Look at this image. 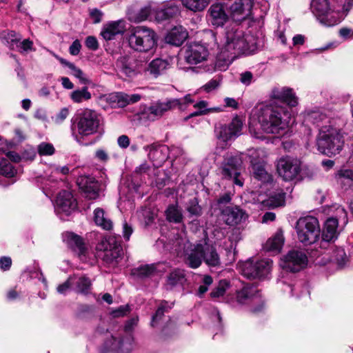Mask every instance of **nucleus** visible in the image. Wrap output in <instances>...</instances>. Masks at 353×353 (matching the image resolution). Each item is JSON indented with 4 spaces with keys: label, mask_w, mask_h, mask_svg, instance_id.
I'll use <instances>...</instances> for the list:
<instances>
[{
    "label": "nucleus",
    "mask_w": 353,
    "mask_h": 353,
    "mask_svg": "<svg viewBox=\"0 0 353 353\" xmlns=\"http://www.w3.org/2000/svg\"><path fill=\"white\" fill-rule=\"evenodd\" d=\"M243 122L236 117L228 124H219L215 127L216 136L223 141H228L241 135Z\"/></svg>",
    "instance_id": "20"
},
{
    "label": "nucleus",
    "mask_w": 353,
    "mask_h": 353,
    "mask_svg": "<svg viewBox=\"0 0 353 353\" xmlns=\"http://www.w3.org/2000/svg\"><path fill=\"white\" fill-rule=\"evenodd\" d=\"M144 149L148 150V158L153 162L154 166H161L166 159V155L163 153V148L147 145Z\"/></svg>",
    "instance_id": "37"
},
{
    "label": "nucleus",
    "mask_w": 353,
    "mask_h": 353,
    "mask_svg": "<svg viewBox=\"0 0 353 353\" xmlns=\"http://www.w3.org/2000/svg\"><path fill=\"white\" fill-rule=\"evenodd\" d=\"M171 305H173L172 303ZM172 305H168V302L163 301L161 303L154 315L152 316L151 325L154 326L155 323L159 321L163 316L165 312H168V309H170Z\"/></svg>",
    "instance_id": "51"
},
{
    "label": "nucleus",
    "mask_w": 353,
    "mask_h": 353,
    "mask_svg": "<svg viewBox=\"0 0 353 353\" xmlns=\"http://www.w3.org/2000/svg\"><path fill=\"white\" fill-rule=\"evenodd\" d=\"M285 201V193L278 184L273 183L272 176L266 174V208L283 206Z\"/></svg>",
    "instance_id": "16"
},
{
    "label": "nucleus",
    "mask_w": 353,
    "mask_h": 353,
    "mask_svg": "<svg viewBox=\"0 0 353 353\" xmlns=\"http://www.w3.org/2000/svg\"><path fill=\"white\" fill-rule=\"evenodd\" d=\"M71 276L76 278L73 283V285H76L75 290L79 293L87 294L91 285L90 279L85 276H78L77 275Z\"/></svg>",
    "instance_id": "46"
},
{
    "label": "nucleus",
    "mask_w": 353,
    "mask_h": 353,
    "mask_svg": "<svg viewBox=\"0 0 353 353\" xmlns=\"http://www.w3.org/2000/svg\"><path fill=\"white\" fill-rule=\"evenodd\" d=\"M55 149L52 144L42 142L38 145V152L41 156L52 155Z\"/></svg>",
    "instance_id": "54"
},
{
    "label": "nucleus",
    "mask_w": 353,
    "mask_h": 353,
    "mask_svg": "<svg viewBox=\"0 0 353 353\" xmlns=\"http://www.w3.org/2000/svg\"><path fill=\"white\" fill-rule=\"evenodd\" d=\"M85 46L92 50H96L99 48V43L97 39L93 36H89L85 39Z\"/></svg>",
    "instance_id": "63"
},
{
    "label": "nucleus",
    "mask_w": 353,
    "mask_h": 353,
    "mask_svg": "<svg viewBox=\"0 0 353 353\" xmlns=\"http://www.w3.org/2000/svg\"><path fill=\"white\" fill-rule=\"evenodd\" d=\"M157 272L155 264L140 265L131 270V275L137 279H145L154 276Z\"/></svg>",
    "instance_id": "36"
},
{
    "label": "nucleus",
    "mask_w": 353,
    "mask_h": 353,
    "mask_svg": "<svg viewBox=\"0 0 353 353\" xmlns=\"http://www.w3.org/2000/svg\"><path fill=\"white\" fill-rule=\"evenodd\" d=\"M183 59L190 65H196L207 60L209 55L208 48L200 43H190L183 49Z\"/></svg>",
    "instance_id": "18"
},
{
    "label": "nucleus",
    "mask_w": 353,
    "mask_h": 353,
    "mask_svg": "<svg viewBox=\"0 0 353 353\" xmlns=\"http://www.w3.org/2000/svg\"><path fill=\"white\" fill-rule=\"evenodd\" d=\"M194 103L191 94H186L179 99L168 98L165 101H157L153 103L148 109L149 117L154 120L161 117L165 112L178 108L184 111L188 106Z\"/></svg>",
    "instance_id": "7"
},
{
    "label": "nucleus",
    "mask_w": 353,
    "mask_h": 353,
    "mask_svg": "<svg viewBox=\"0 0 353 353\" xmlns=\"http://www.w3.org/2000/svg\"><path fill=\"white\" fill-rule=\"evenodd\" d=\"M77 183L88 199H97L99 196L100 184L90 176L82 175L77 178Z\"/></svg>",
    "instance_id": "23"
},
{
    "label": "nucleus",
    "mask_w": 353,
    "mask_h": 353,
    "mask_svg": "<svg viewBox=\"0 0 353 353\" xmlns=\"http://www.w3.org/2000/svg\"><path fill=\"white\" fill-rule=\"evenodd\" d=\"M208 21L214 27H222L229 19L223 4L213 3L208 10Z\"/></svg>",
    "instance_id": "24"
},
{
    "label": "nucleus",
    "mask_w": 353,
    "mask_h": 353,
    "mask_svg": "<svg viewBox=\"0 0 353 353\" xmlns=\"http://www.w3.org/2000/svg\"><path fill=\"white\" fill-rule=\"evenodd\" d=\"M221 170L224 179H233L234 183L240 187L243 185V180L239 178L243 170V161L240 156L232 154L224 156Z\"/></svg>",
    "instance_id": "10"
},
{
    "label": "nucleus",
    "mask_w": 353,
    "mask_h": 353,
    "mask_svg": "<svg viewBox=\"0 0 353 353\" xmlns=\"http://www.w3.org/2000/svg\"><path fill=\"white\" fill-rule=\"evenodd\" d=\"M252 199L254 203L260 205L261 209H263L265 203V194L262 190L253 191L252 192Z\"/></svg>",
    "instance_id": "55"
},
{
    "label": "nucleus",
    "mask_w": 353,
    "mask_h": 353,
    "mask_svg": "<svg viewBox=\"0 0 353 353\" xmlns=\"http://www.w3.org/2000/svg\"><path fill=\"white\" fill-rule=\"evenodd\" d=\"M239 272L248 279H260L265 272V260L252 257L245 261L239 262L237 265Z\"/></svg>",
    "instance_id": "13"
},
{
    "label": "nucleus",
    "mask_w": 353,
    "mask_h": 353,
    "mask_svg": "<svg viewBox=\"0 0 353 353\" xmlns=\"http://www.w3.org/2000/svg\"><path fill=\"white\" fill-rule=\"evenodd\" d=\"M185 209L190 216L198 217L202 214V208L199 204L198 199L195 197L190 199L185 203Z\"/></svg>",
    "instance_id": "47"
},
{
    "label": "nucleus",
    "mask_w": 353,
    "mask_h": 353,
    "mask_svg": "<svg viewBox=\"0 0 353 353\" xmlns=\"http://www.w3.org/2000/svg\"><path fill=\"white\" fill-rule=\"evenodd\" d=\"M33 43L30 39H24L23 41H21L19 42L18 47L15 48H18L20 51L27 52L30 50L32 48Z\"/></svg>",
    "instance_id": "64"
},
{
    "label": "nucleus",
    "mask_w": 353,
    "mask_h": 353,
    "mask_svg": "<svg viewBox=\"0 0 353 353\" xmlns=\"http://www.w3.org/2000/svg\"><path fill=\"white\" fill-rule=\"evenodd\" d=\"M228 283L225 280L221 281L219 285L215 288L210 293L212 298H218L223 296L225 293Z\"/></svg>",
    "instance_id": "53"
},
{
    "label": "nucleus",
    "mask_w": 353,
    "mask_h": 353,
    "mask_svg": "<svg viewBox=\"0 0 353 353\" xmlns=\"http://www.w3.org/2000/svg\"><path fill=\"white\" fill-rule=\"evenodd\" d=\"M92 97L91 93L88 91L87 87H83L81 89L75 90L70 94V99L73 102L77 103H82L84 101H88Z\"/></svg>",
    "instance_id": "45"
},
{
    "label": "nucleus",
    "mask_w": 353,
    "mask_h": 353,
    "mask_svg": "<svg viewBox=\"0 0 353 353\" xmlns=\"http://www.w3.org/2000/svg\"><path fill=\"white\" fill-rule=\"evenodd\" d=\"M116 65L119 71L128 77H134L140 72L142 62L131 56H121L117 62Z\"/></svg>",
    "instance_id": "22"
},
{
    "label": "nucleus",
    "mask_w": 353,
    "mask_h": 353,
    "mask_svg": "<svg viewBox=\"0 0 353 353\" xmlns=\"http://www.w3.org/2000/svg\"><path fill=\"white\" fill-rule=\"evenodd\" d=\"M124 22L122 21H112L105 25L101 30V35L106 40H112L117 34L124 32Z\"/></svg>",
    "instance_id": "31"
},
{
    "label": "nucleus",
    "mask_w": 353,
    "mask_h": 353,
    "mask_svg": "<svg viewBox=\"0 0 353 353\" xmlns=\"http://www.w3.org/2000/svg\"><path fill=\"white\" fill-rule=\"evenodd\" d=\"M222 217L227 225L239 224L245 216V213L238 207H226L221 210Z\"/></svg>",
    "instance_id": "27"
},
{
    "label": "nucleus",
    "mask_w": 353,
    "mask_h": 353,
    "mask_svg": "<svg viewBox=\"0 0 353 353\" xmlns=\"http://www.w3.org/2000/svg\"><path fill=\"white\" fill-rule=\"evenodd\" d=\"M71 122L72 137L77 141H80L81 138L97 132L101 123V116L95 110L85 108L77 112Z\"/></svg>",
    "instance_id": "4"
},
{
    "label": "nucleus",
    "mask_w": 353,
    "mask_h": 353,
    "mask_svg": "<svg viewBox=\"0 0 353 353\" xmlns=\"http://www.w3.org/2000/svg\"><path fill=\"white\" fill-rule=\"evenodd\" d=\"M252 37L245 34L242 30L236 28L228 29L225 32V41L220 49L219 59L232 61L241 54H250L255 50L251 42Z\"/></svg>",
    "instance_id": "2"
},
{
    "label": "nucleus",
    "mask_w": 353,
    "mask_h": 353,
    "mask_svg": "<svg viewBox=\"0 0 353 353\" xmlns=\"http://www.w3.org/2000/svg\"><path fill=\"white\" fill-rule=\"evenodd\" d=\"M284 243V237L282 231H277L276 233L266 241V251L272 252L273 254H278L281 252Z\"/></svg>",
    "instance_id": "38"
},
{
    "label": "nucleus",
    "mask_w": 353,
    "mask_h": 353,
    "mask_svg": "<svg viewBox=\"0 0 353 353\" xmlns=\"http://www.w3.org/2000/svg\"><path fill=\"white\" fill-rule=\"evenodd\" d=\"M194 108L197 110L186 117L185 118V121H187L188 119L194 117L205 115L208 114V105L207 101H200L199 102L194 103Z\"/></svg>",
    "instance_id": "50"
},
{
    "label": "nucleus",
    "mask_w": 353,
    "mask_h": 353,
    "mask_svg": "<svg viewBox=\"0 0 353 353\" xmlns=\"http://www.w3.org/2000/svg\"><path fill=\"white\" fill-rule=\"evenodd\" d=\"M77 207L76 199L72 194L66 190L60 192L57 197L54 210L61 219L69 216Z\"/></svg>",
    "instance_id": "17"
},
{
    "label": "nucleus",
    "mask_w": 353,
    "mask_h": 353,
    "mask_svg": "<svg viewBox=\"0 0 353 353\" xmlns=\"http://www.w3.org/2000/svg\"><path fill=\"white\" fill-rule=\"evenodd\" d=\"M298 105V98L292 88L274 87L270 93L269 120L266 121V134L281 137L288 132L291 112L288 108Z\"/></svg>",
    "instance_id": "1"
},
{
    "label": "nucleus",
    "mask_w": 353,
    "mask_h": 353,
    "mask_svg": "<svg viewBox=\"0 0 353 353\" xmlns=\"http://www.w3.org/2000/svg\"><path fill=\"white\" fill-rule=\"evenodd\" d=\"M252 0H236L230 7V14L235 21L245 19L251 13Z\"/></svg>",
    "instance_id": "25"
},
{
    "label": "nucleus",
    "mask_w": 353,
    "mask_h": 353,
    "mask_svg": "<svg viewBox=\"0 0 353 353\" xmlns=\"http://www.w3.org/2000/svg\"><path fill=\"white\" fill-rule=\"evenodd\" d=\"M69 110L67 108H62L54 118V121L57 124L61 123L68 116Z\"/></svg>",
    "instance_id": "60"
},
{
    "label": "nucleus",
    "mask_w": 353,
    "mask_h": 353,
    "mask_svg": "<svg viewBox=\"0 0 353 353\" xmlns=\"http://www.w3.org/2000/svg\"><path fill=\"white\" fill-rule=\"evenodd\" d=\"M203 261L210 268H220L221 267V261L214 245L208 243V239L204 238Z\"/></svg>",
    "instance_id": "26"
},
{
    "label": "nucleus",
    "mask_w": 353,
    "mask_h": 353,
    "mask_svg": "<svg viewBox=\"0 0 353 353\" xmlns=\"http://www.w3.org/2000/svg\"><path fill=\"white\" fill-rule=\"evenodd\" d=\"M177 254H183L184 262L190 268H198L202 263L203 257L204 239L194 244L186 238L180 237L174 243Z\"/></svg>",
    "instance_id": "6"
},
{
    "label": "nucleus",
    "mask_w": 353,
    "mask_h": 353,
    "mask_svg": "<svg viewBox=\"0 0 353 353\" xmlns=\"http://www.w3.org/2000/svg\"><path fill=\"white\" fill-rule=\"evenodd\" d=\"M71 70V72H72V74L73 76H74L76 78L79 79V81L83 83H88V78L85 77V74L83 72V71L75 66V65H74V68H72V69L70 70Z\"/></svg>",
    "instance_id": "59"
},
{
    "label": "nucleus",
    "mask_w": 353,
    "mask_h": 353,
    "mask_svg": "<svg viewBox=\"0 0 353 353\" xmlns=\"http://www.w3.org/2000/svg\"><path fill=\"white\" fill-rule=\"evenodd\" d=\"M141 99V96L139 94H127L124 92H112L101 97V100L114 108L125 107L128 104L138 102Z\"/></svg>",
    "instance_id": "21"
},
{
    "label": "nucleus",
    "mask_w": 353,
    "mask_h": 353,
    "mask_svg": "<svg viewBox=\"0 0 353 353\" xmlns=\"http://www.w3.org/2000/svg\"><path fill=\"white\" fill-rule=\"evenodd\" d=\"M259 298H261V291L254 285L245 286L236 295L237 301L241 304L245 303L248 300L256 303Z\"/></svg>",
    "instance_id": "30"
},
{
    "label": "nucleus",
    "mask_w": 353,
    "mask_h": 353,
    "mask_svg": "<svg viewBox=\"0 0 353 353\" xmlns=\"http://www.w3.org/2000/svg\"><path fill=\"white\" fill-rule=\"evenodd\" d=\"M1 37L8 46L12 50L15 49L16 47H18L19 42L22 39L21 34L12 30L3 32Z\"/></svg>",
    "instance_id": "42"
},
{
    "label": "nucleus",
    "mask_w": 353,
    "mask_h": 353,
    "mask_svg": "<svg viewBox=\"0 0 353 353\" xmlns=\"http://www.w3.org/2000/svg\"><path fill=\"white\" fill-rule=\"evenodd\" d=\"M188 34L185 28L181 26H175L172 28L165 37L166 43L180 46L188 38Z\"/></svg>",
    "instance_id": "28"
},
{
    "label": "nucleus",
    "mask_w": 353,
    "mask_h": 353,
    "mask_svg": "<svg viewBox=\"0 0 353 353\" xmlns=\"http://www.w3.org/2000/svg\"><path fill=\"white\" fill-rule=\"evenodd\" d=\"M336 212L339 218L330 217L325 223L322 233V239L325 241L330 242L337 239L339 219L343 220L344 223L347 222V212L343 208L338 207Z\"/></svg>",
    "instance_id": "19"
},
{
    "label": "nucleus",
    "mask_w": 353,
    "mask_h": 353,
    "mask_svg": "<svg viewBox=\"0 0 353 353\" xmlns=\"http://www.w3.org/2000/svg\"><path fill=\"white\" fill-rule=\"evenodd\" d=\"M212 282L213 279L211 276L205 275L203 278V284L199 286L198 290L199 296H201L203 295L208 290V287Z\"/></svg>",
    "instance_id": "56"
},
{
    "label": "nucleus",
    "mask_w": 353,
    "mask_h": 353,
    "mask_svg": "<svg viewBox=\"0 0 353 353\" xmlns=\"http://www.w3.org/2000/svg\"><path fill=\"white\" fill-rule=\"evenodd\" d=\"M94 220L96 224L104 230H109L112 228V221L105 215L101 208H97L94 212Z\"/></svg>",
    "instance_id": "41"
},
{
    "label": "nucleus",
    "mask_w": 353,
    "mask_h": 353,
    "mask_svg": "<svg viewBox=\"0 0 353 353\" xmlns=\"http://www.w3.org/2000/svg\"><path fill=\"white\" fill-rule=\"evenodd\" d=\"M109 350L114 351L117 353H128L132 349V345L129 340L117 339L112 337L105 343Z\"/></svg>",
    "instance_id": "34"
},
{
    "label": "nucleus",
    "mask_w": 353,
    "mask_h": 353,
    "mask_svg": "<svg viewBox=\"0 0 353 353\" xmlns=\"http://www.w3.org/2000/svg\"><path fill=\"white\" fill-rule=\"evenodd\" d=\"M337 6H330L327 0H312L310 7L319 22L326 27L339 24L344 18L341 11L348 12L353 0H337Z\"/></svg>",
    "instance_id": "3"
},
{
    "label": "nucleus",
    "mask_w": 353,
    "mask_h": 353,
    "mask_svg": "<svg viewBox=\"0 0 353 353\" xmlns=\"http://www.w3.org/2000/svg\"><path fill=\"white\" fill-rule=\"evenodd\" d=\"M180 14V6L175 2L166 3L163 8L158 10L156 18L158 21H163L174 18Z\"/></svg>",
    "instance_id": "33"
},
{
    "label": "nucleus",
    "mask_w": 353,
    "mask_h": 353,
    "mask_svg": "<svg viewBox=\"0 0 353 353\" xmlns=\"http://www.w3.org/2000/svg\"><path fill=\"white\" fill-rule=\"evenodd\" d=\"M167 219L170 222L179 223L183 221V214L176 205H170L166 210Z\"/></svg>",
    "instance_id": "44"
},
{
    "label": "nucleus",
    "mask_w": 353,
    "mask_h": 353,
    "mask_svg": "<svg viewBox=\"0 0 353 353\" xmlns=\"http://www.w3.org/2000/svg\"><path fill=\"white\" fill-rule=\"evenodd\" d=\"M254 81V76L250 71H245L239 74V81L245 86L250 85Z\"/></svg>",
    "instance_id": "57"
},
{
    "label": "nucleus",
    "mask_w": 353,
    "mask_h": 353,
    "mask_svg": "<svg viewBox=\"0 0 353 353\" xmlns=\"http://www.w3.org/2000/svg\"><path fill=\"white\" fill-rule=\"evenodd\" d=\"M97 249L103 250L102 259L108 265H116L122 258V248L114 239L102 241Z\"/></svg>",
    "instance_id": "15"
},
{
    "label": "nucleus",
    "mask_w": 353,
    "mask_h": 353,
    "mask_svg": "<svg viewBox=\"0 0 353 353\" xmlns=\"http://www.w3.org/2000/svg\"><path fill=\"white\" fill-rule=\"evenodd\" d=\"M337 183L347 189L353 186V170L342 169L336 175Z\"/></svg>",
    "instance_id": "39"
},
{
    "label": "nucleus",
    "mask_w": 353,
    "mask_h": 353,
    "mask_svg": "<svg viewBox=\"0 0 353 353\" xmlns=\"http://www.w3.org/2000/svg\"><path fill=\"white\" fill-rule=\"evenodd\" d=\"M16 173L12 164L7 159L0 157V174L7 177H12Z\"/></svg>",
    "instance_id": "48"
},
{
    "label": "nucleus",
    "mask_w": 353,
    "mask_h": 353,
    "mask_svg": "<svg viewBox=\"0 0 353 353\" xmlns=\"http://www.w3.org/2000/svg\"><path fill=\"white\" fill-rule=\"evenodd\" d=\"M64 241L68 245L78 254L79 256H85L86 248L83 239L72 232H67L63 236Z\"/></svg>",
    "instance_id": "32"
},
{
    "label": "nucleus",
    "mask_w": 353,
    "mask_h": 353,
    "mask_svg": "<svg viewBox=\"0 0 353 353\" xmlns=\"http://www.w3.org/2000/svg\"><path fill=\"white\" fill-rule=\"evenodd\" d=\"M344 143V133L341 129L331 125L323 126L316 139L318 151L328 157L339 154Z\"/></svg>",
    "instance_id": "5"
},
{
    "label": "nucleus",
    "mask_w": 353,
    "mask_h": 353,
    "mask_svg": "<svg viewBox=\"0 0 353 353\" xmlns=\"http://www.w3.org/2000/svg\"><path fill=\"white\" fill-rule=\"evenodd\" d=\"M306 254L300 250H291L281 259V268L287 272H298L307 265Z\"/></svg>",
    "instance_id": "12"
},
{
    "label": "nucleus",
    "mask_w": 353,
    "mask_h": 353,
    "mask_svg": "<svg viewBox=\"0 0 353 353\" xmlns=\"http://www.w3.org/2000/svg\"><path fill=\"white\" fill-rule=\"evenodd\" d=\"M249 128L251 134L256 139L263 140L265 134V103H258L252 110Z\"/></svg>",
    "instance_id": "14"
},
{
    "label": "nucleus",
    "mask_w": 353,
    "mask_h": 353,
    "mask_svg": "<svg viewBox=\"0 0 353 353\" xmlns=\"http://www.w3.org/2000/svg\"><path fill=\"white\" fill-rule=\"evenodd\" d=\"M296 229L299 240L305 245L315 243L320 235L319 221L312 216L300 218L296 221Z\"/></svg>",
    "instance_id": "9"
},
{
    "label": "nucleus",
    "mask_w": 353,
    "mask_h": 353,
    "mask_svg": "<svg viewBox=\"0 0 353 353\" xmlns=\"http://www.w3.org/2000/svg\"><path fill=\"white\" fill-rule=\"evenodd\" d=\"M75 277L70 276L67 281H65L63 283L59 285L57 287V292L59 294H65V292L68 290V289L73 285V283L75 281Z\"/></svg>",
    "instance_id": "58"
},
{
    "label": "nucleus",
    "mask_w": 353,
    "mask_h": 353,
    "mask_svg": "<svg viewBox=\"0 0 353 353\" xmlns=\"http://www.w3.org/2000/svg\"><path fill=\"white\" fill-rule=\"evenodd\" d=\"M185 281V271L182 269L176 268L167 275L165 287L166 290H171L176 287L182 286Z\"/></svg>",
    "instance_id": "29"
},
{
    "label": "nucleus",
    "mask_w": 353,
    "mask_h": 353,
    "mask_svg": "<svg viewBox=\"0 0 353 353\" xmlns=\"http://www.w3.org/2000/svg\"><path fill=\"white\" fill-rule=\"evenodd\" d=\"M252 174L256 179L262 180L265 176V164L263 158L259 159L257 156L251 154Z\"/></svg>",
    "instance_id": "40"
},
{
    "label": "nucleus",
    "mask_w": 353,
    "mask_h": 353,
    "mask_svg": "<svg viewBox=\"0 0 353 353\" xmlns=\"http://www.w3.org/2000/svg\"><path fill=\"white\" fill-rule=\"evenodd\" d=\"M169 67V63L164 59H155L148 65L146 71L154 78L163 74Z\"/></svg>",
    "instance_id": "35"
},
{
    "label": "nucleus",
    "mask_w": 353,
    "mask_h": 353,
    "mask_svg": "<svg viewBox=\"0 0 353 353\" xmlns=\"http://www.w3.org/2000/svg\"><path fill=\"white\" fill-rule=\"evenodd\" d=\"M151 9L150 6H145L141 8L137 13L134 14H131L129 17V19L131 21L135 23H139L143 21H145L148 19V16L150 14Z\"/></svg>",
    "instance_id": "49"
},
{
    "label": "nucleus",
    "mask_w": 353,
    "mask_h": 353,
    "mask_svg": "<svg viewBox=\"0 0 353 353\" xmlns=\"http://www.w3.org/2000/svg\"><path fill=\"white\" fill-rule=\"evenodd\" d=\"M323 117L324 116L321 114L319 112L314 111L307 113L305 119L314 123H317L319 121L322 120Z\"/></svg>",
    "instance_id": "62"
},
{
    "label": "nucleus",
    "mask_w": 353,
    "mask_h": 353,
    "mask_svg": "<svg viewBox=\"0 0 353 353\" xmlns=\"http://www.w3.org/2000/svg\"><path fill=\"white\" fill-rule=\"evenodd\" d=\"M332 258L333 260H334L337 264L341 267L343 266L347 261V256L344 249L341 248H336L333 252Z\"/></svg>",
    "instance_id": "52"
},
{
    "label": "nucleus",
    "mask_w": 353,
    "mask_h": 353,
    "mask_svg": "<svg viewBox=\"0 0 353 353\" xmlns=\"http://www.w3.org/2000/svg\"><path fill=\"white\" fill-rule=\"evenodd\" d=\"M156 41L155 32L145 26L133 28L128 37L130 47L141 52L152 49L156 45Z\"/></svg>",
    "instance_id": "8"
},
{
    "label": "nucleus",
    "mask_w": 353,
    "mask_h": 353,
    "mask_svg": "<svg viewBox=\"0 0 353 353\" xmlns=\"http://www.w3.org/2000/svg\"><path fill=\"white\" fill-rule=\"evenodd\" d=\"M184 7L193 12L203 10L209 4V0H181Z\"/></svg>",
    "instance_id": "43"
},
{
    "label": "nucleus",
    "mask_w": 353,
    "mask_h": 353,
    "mask_svg": "<svg viewBox=\"0 0 353 353\" xmlns=\"http://www.w3.org/2000/svg\"><path fill=\"white\" fill-rule=\"evenodd\" d=\"M301 161L289 156L280 158L276 163V172L285 181H292L299 178L301 171Z\"/></svg>",
    "instance_id": "11"
},
{
    "label": "nucleus",
    "mask_w": 353,
    "mask_h": 353,
    "mask_svg": "<svg viewBox=\"0 0 353 353\" xmlns=\"http://www.w3.org/2000/svg\"><path fill=\"white\" fill-rule=\"evenodd\" d=\"M130 312L128 305H121L111 312L114 318L121 317L126 315Z\"/></svg>",
    "instance_id": "61"
}]
</instances>
